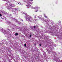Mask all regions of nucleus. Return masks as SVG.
<instances>
[{
  "label": "nucleus",
  "mask_w": 62,
  "mask_h": 62,
  "mask_svg": "<svg viewBox=\"0 0 62 62\" xmlns=\"http://www.w3.org/2000/svg\"><path fill=\"white\" fill-rule=\"evenodd\" d=\"M25 19L27 21H29L30 22H32V21H33V18L32 17L29 16H26Z\"/></svg>",
  "instance_id": "obj_1"
},
{
  "label": "nucleus",
  "mask_w": 62,
  "mask_h": 62,
  "mask_svg": "<svg viewBox=\"0 0 62 62\" xmlns=\"http://www.w3.org/2000/svg\"><path fill=\"white\" fill-rule=\"evenodd\" d=\"M35 21H36V20H35Z\"/></svg>",
  "instance_id": "obj_17"
},
{
  "label": "nucleus",
  "mask_w": 62,
  "mask_h": 62,
  "mask_svg": "<svg viewBox=\"0 0 62 62\" xmlns=\"http://www.w3.org/2000/svg\"><path fill=\"white\" fill-rule=\"evenodd\" d=\"M47 51H48V53H50V50H49V49H47Z\"/></svg>",
  "instance_id": "obj_3"
},
{
  "label": "nucleus",
  "mask_w": 62,
  "mask_h": 62,
  "mask_svg": "<svg viewBox=\"0 0 62 62\" xmlns=\"http://www.w3.org/2000/svg\"><path fill=\"white\" fill-rule=\"evenodd\" d=\"M34 28H33L34 29H35V28H36V26H34Z\"/></svg>",
  "instance_id": "obj_10"
},
{
  "label": "nucleus",
  "mask_w": 62,
  "mask_h": 62,
  "mask_svg": "<svg viewBox=\"0 0 62 62\" xmlns=\"http://www.w3.org/2000/svg\"><path fill=\"white\" fill-rule=\"evenodd\" d=\"M24 46L25 47H26V44H24Z\"/></svg>",
  "instance_id": "obj_7"
},
{
  "label": "nucleus",
  "mask_w": 62,
  "mask_h": 62,
  "mask_svg": "<svg viewBox=\"0 0 62 62\" xmlns=\"http://www.w3.org/2000/svg\"><path fill=\"white\" fill-rule=\"evenodd\" d=\"M34 18H37V17H36V16H34Z\"/></svg>",
  "instance_id": "obj_14"
},
{
  "label": "nucleus",
  "mask_w": 62,
  "mask_h": 62,
  "mask_svg": "<svg viewBox=\"0 0 62 62\" xmlns=\"http://www.w3.org/2000/svg\"><path fill=\"white\" fill-rule=\"evenodd\" d=\"M9 5L10 6L12 7H13V5H12L11 4H10Z\"/></svg>",
  "instance_id": "obj_6"
},
{
  "label": "nucleus",
  "mask_w": 62,
  "mask_h": 62,
  "mask_svg": "<svg viewBox=\"0 0 62 62\" xmlns=\"http://www.w3.org/2000/svg\"><path fill=\"white\" fill-rule=\"evenodd\" d=\"M15 35H16V36H18V35H19V34H18V33H16L15 34Z\"/></svg>",
  "instance_id": "obj_5"
},
{
  "label": "nucleus",
  "mask_w": 62,
  "mask_h": 62,
  "mask_svg": "<svg viewBox=\"0 0 62 62\" xmlns=\"http://www.w3.org/2000/svg\"><path fill=\"white\" fill-rule=\"evenodd\" d=\"M38 9H35V11L36 12H37V11H38Z\"/></svg>",
  "instance_id": "obj_4"
},
{
  "label": "nucleus",
  "mask_w": 62,
  "mask_h": 62,
  "mask_svg": "<svg viewBox=\"0 0 62 62\" xmlns=\"http://www.w3.org/2000/svg\"><path fill=\"white\" fill-rule=\"evenodd\" d=\"M0 17H2V15L0 14Z\"/></svg>",
  "instance_id": "obj_12"
},
{
  "label": "nucleus",
  "mask_w": 62,
  "mask_h": 62,
  "mask_svg": "<svg viewBox=\"0 0 62 62\" xmlns=\"http://www.w3.org/2000/svg\"><path fill=\"white\" fill-rule=\"evenodd\" d=\"M39 45L40 46H41V44H39Z\"/></svg>",
  "instance_id": "obj_15"
},
{
  "label": "nucleus",
  "mask_w": 62,
  "mask_h": 62,
  "mask_svg": "<svg viewBox=\"0 0 62 62\" xmlns=\"http://www.w3.org/2000/svg\"><path fill=\"white\" fill-rule=\"evenodd\" d=\"M7 31L8 32H10V30L9 29H7Z\"/></svg>",
  "instance_id": "obj_2"
},
{
  "label": "nucleus",
  "mask_w": 62,
  "mask_h": 62,
  "mask_svg": "<svg viewBox=\"0 0 62 62\" xmlns=\"http://www.w3.org/2000/svg\"><path fill=\"white\" fill-rule=\"evenodd\" d=\"M31 36H32V35H31L30 34V37H31Z\"/></svg>",
  "instance_id": "obj_11"
},
{
  "label": "nucleus",
  "mask_w": 62,
  "mask_h": 62,
  "mask_svg": "<svg viewBox=\"0 0 62 62\" xmlns=\"http://www.w3.org/2000/svg\"><path fill=\"white\" fill-rule=\"evenodd\" d=\"M36 45H37V44H34V46H36Z\"/></svg>",
  "instance_id": "obj_13"
},
{
  "label": "nucleus",
  "mask_w": 62,
  "mask_h": 62,
  "mask_svg": "<svg viewBox=\"0 0 62 62\" xmlns=\"http://www.w3.org/2000/svg\"><path fill=\"white\" fill-rule=\"evenodd\" d=\"M8 23H11V22H9V21L8 22Z\"/></svg>",
  "instance_id": "obj_8"
},
{
  "label": "nucleus",
  "mask_w": 62,
  "mask_h": 62,
  "mask_svg": "<svg viewBox=\"0 0 62 62\" xmlns=\"http://www.w3.org/2000/svg\"><path fill=\"white\" fill-rule=\"evenodd\" d=\"M0 18H1V19H3V18L2 17H1Z\"/></svg>",
  "instance_id": "obj_16"
},
{
  "label": "nucleus",
  "mask_w": 62,
  "mask_h": 62,
  "mask_svg": "<svg viewBox=\"0 0 62 62\" xmlns=\"http://www.w3.org/2000/svg\"><path fill=\"white\" fill-rule=\"evenodd\" d=\"M45 15V18H47V16H45V15Z\"/></svg>",
  "instance_id": "obj_9"
}]
</instances>
